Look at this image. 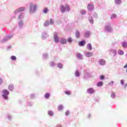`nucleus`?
<instances>
[{
    "label": "nucleus",
    "mask_w": 127,
    "mask_h": 127,
    "mask_svg": "<svg viewBox=\"0 0 127 127\" xmlns=\"http://www.w3.org/2000/svg\"><path fill=\"white\" fill-rule=\"evenodd\" d=\"M70 7L68 5L65 6V11H70Z\"/></svg>",
    "instance_id": "44"
},
{
    "label": "nucleus",
    "mask_w": 127,
    "mask_h": 127,
    "mask_svg": "<svg viewBox=\"0 0 127 127\" xmlns=\"http://www.w3.org/2000/svg\"><path fill=\"white\" fill-rule=\"evenodd\" d=\"M57 66L58 68H60V69H62L63 68V65L61 63H59L57 64Z\"/></svg>",
    "instance_id": "30"
},
{
    "label": "nucleus",
    "mask_w": 127,
    "mask_h": 127,
    "mask_svg": "<svg viewBox=\"0 0 127 127\" xmlns=\"http://www.w3.org/2000/svg\"><path fill=\"white\" fill-rule=\"evenodd\" d=\"M104 31L106 33H111L113 31V27L111 26V24L108 23L104 26Z\"/></svg>",
    "instance_id": "2"
},
{
    "label": "nucleus",
    "mask_w": 127,
    "mask_h": 127,
    "mask_svg": "<svg viewBox=\"0 0 127 127\" xmlns=\"http://www.w3.org/2000/svg\"><path fill=\"white\" fill-rule=\"evenodd\" d=\"M48 25H49V21H46L44 23V26H45V27H47Z\"/></svg>",
    "instance_id": "34"
},
{
    "label": "nucleus",
    "mask_w": 127,
    "mask_h": 127,
    "mask_svg": "<svg viewBox=\"0 0 127 127\" xmlns=\"http://www.w3.org/2000/svg\"><path fill=\"white\" fill-rule=\"evenodd\" d=\"M67 41L68 43H72V42H73V39H72V38L69 37L67 38Z\"/></svg>",
    "instance_id": "35"
},
{
    "label": "nucleus",
    "mask_w": 127,
    "mask_h": 127,
    "mask_svg": "<svg viewBox=\"0 0 127 127\" xmlns=\"http://www.w3.org/2000/svg\"><path fill=\"white\" fill-rule=\"evenodd\" d=\"M56 127H62L61 125H58Z\"/></svg>",
    "instance_id": "59"
},
{
    "label": "nucleus",
    "mask_w": 127,
    "mask_h": 127,
    "mask_svg": "<svg viewBox=\"0 0 127 127\" xmlns=\"http://www.w3.org/2000/svg\"><path fill=\"white\" fill-rule=\"evenodd\" d=\"M43 59L44 60H46V59H48V54L47 53L44 54L43 55Z\"/></svg>",
    "instance_id": "28"
},
{
    "label": "nucleus",
    "mask_w": 127,
    "mask_h": 127,
    "mask_svg": "<svg viewBox=\"0 0 127 127\" xmlns=\"http://www.w3.org/2000/svg\"><path fill=\"white\" fill-rule=\"evenodd\" d=\"M124 68H125V69L127 68V64L124 66Z\"/></svg>",
    "instance_id": "58"
},
{
    "label": "nucleus",
    "mask_w": 127,
    "mask_h": 127,
    "mask_svg": "<svg viewBox=\"0 0 127 127\" xmlns=\"http://www.w3.org/2000/svg\"><path fill=\"white\" fill-rule=\"evenodd\" d=\"M75 35L76 38H80L81 37V33H80V31H79L78 30H76L75 31Z\"/></svg>",
    "instance_id": "14"
},
{
    "label": "nucleus",
    "mask_w": 127,
    "mask_h": 127,
    "mask_svg": "<svg viewBox=\"0 0 127 127\" xmlns=\"http://www.w3.org/2000/svg\"><path fill=\"white\" fill-rule=\"evenodd\" d=\"M114 1L115 2V4H117V5H120V4L122 3V0H114Z\"/></svg>",
    "instance_id": "25"
},
{
    "label": "nucleus",
    "mask_w": 127,
    "mask_h": 127,
    "mask_svg": "<svg viewBox=\"0 0 127 127\" xmlns=\"http://www.w3.org/2000/svg\"><path fill=\"white\" fill-rule=\"evenodd\" d=\"M49 23H50L51 25L54 24V19H53V18H51V19H50V22H49Z\"/></svg>",
    "instance_id": "37"
},
{
    "label": "nucleus",
    "mask_w": 127,
    "mask_h": 127,
    "mask_svg": "<svg viewBox=\"0 0 127 127\" xmlns=\"http://www.w3.org/2000/svg\"><path fill=\"white\" fill-rule=\"evenodd\" d=\"M94 8L95 6H94V3H93L92 2H90L88 4L87 9L88 11H93Z\"/></svg>",
    "instance_id": "5"
},
{
    "label": "nucleus",
    "mask_w": 127,
    "mask_h": 127,
    "mask_svg": "<svg viewBox=\"0 0 127 127\" xmlns=\"http://www.w3.org/2000/svg\"><path fill=\"white\" fill-rule=\"evenodd\" d=\"M98 63L101 66H104L106 65V61L104 59H100L99 60Z\"/></svg>",
    "instance_id": "8"
},
{
    "label": "nucleus",
    "mask_w": 127,
    "mask_h": 127,
    "mask_svg": "<svg viewBox=\"0 0 127 127\" xmlns=\"http://www.w3.org/2000/svg\"><path fill=\"white\" fill-rule=\"evenodd\" d=\"M80 71H79V70H76L75 72H74V76L78 78L79 77H80Z\"/></svg>",
    "instance_id": "20"
},
{
    "label": "nucleus",
    "mask_w": 127,
    "mask_h": 127,
    "mask_svg": "<svg viewBox=\"0 0 127 127\" xmlns=\"http://www.w3.org/2000/svg\"><path fill=\"white\" fill-rule=\"evenodd\" d=\"M2 84V79L0 78V85Z\"/></svg>",
    "instance_id": "57"
},
{
    "label": "nucleus",
    "mask_w": 127,
    "mask_h": 127,
    "mask_svg": "<svg viewBox=\"0 0 127 127\" xmlns=\"http://www.w3.org/2000/svg\"><path fill=\"white\" fill-rule=\"evenodd\" d=\"M63 109H64V107L62 105H59V106L58 107L59 111H62V110H63Z\"/></svg>",
    "instance_id": "42"
},
{
    "label": "nucleus",
    "mask_w": 127,
    "mask_h": 127,
    "mask_svg": "<svg viewBox=\"0 0 127 127\" xmlns=\"http://www.w3.org/2000/svg\"><path fill=\"white\" fill-rule=\"evenodd\" d=\"M26 105L27 107H32L33 106V102L31 101H28L27 102Z\"/></svg>",
    "instance_id": "27"
},
{
    "label": "nucleus",
    "mask_w": 127,
    "mask_h": 127,
    "mask_svg": "<svg viewBox=\"0 0 127 127\" xmlns=\"http://www.w3.org/2000/svg\"><path fill=\"white\" fill-rule=\"evenodd\" d=\"M31 99H34L35 98V94L34 93H32L30 95Z\"/></svg>",
    "instance_id": "47"
},
{
    "label": "nucleus",
    "mask_w": 127,
    "mask_h": 127,
    "mask_svg": "<svg viewBox=\"0 0 127 127\" xmlns=\"http://www.w3.org/2000/svg\"><path fill=\"white\" fill-rule=\"evenodd\" d=\"M92 16H93L94 18H98V14L96 12H94L92 14Z\"/></svg>",
    "instance_id": "41"
},
{
    "label": "nucleus",
    "mask_w": 127,
    "mask_h": 127,
    "mask_svg": "<svg viewBox=\"0 0 127 127\" xmlns=\"http://www.w3.org/2000/svg\"><path fill=\"white\" fill-rule=\"evenodd\" d=\"M50 65L51 67H54V66H55V63H54V62H51Z\"/></svg>",
    "instance_id": "46"
},
{
    "label": "nucleus",
    "mask_w": 127,
    "mask_h": 127,
    "mask_svg": "<svg viewBox=\"0 0 127 127\" xmlns=\"http://www.w3.org/2000/svg\"><path fill=\"white\" fill-rule=\"evenodd\" d=\"M85 45H86V41H85V40H83L78 42V45L79 46H81V47L85 46Z\"/></svg>",
    "instance_id": "12"
},
{
    "label": "nucleus",
    "mask_w": 127,
    "mask_h": 127,
    "mask_svg": "<svg viewBox=\"0 0 127 127\" xmlns=\"http://www.w3.org/2000/svg\"><path fill=\"white\" fill-rule=\"evenodd\" d=\"M94 101H96V102H99V98H95L94 99Z\"/></svg>",
    "instance_id": "54"
},
{
    "label": "nucleus",
    "mask_w": 127,
    "mask_h": 127,
    "mask_svg": "<svg viewBox=\"0 0 127 127\" xmlns=\"http://www.w3.org/2000/svg\"><path fill=\"white\" fill-rule=\"evenodd\" d=\"M113 18H117V15L116 14H113L111 16V19H113Z\"/></svg>",
    "instance_id": "48"
},
{
    "label": "nucleus",
    "mask_w": 127,
    "mask_h": 127,
    "mask_svg": "<svg viewBox=\"0 0 127 127\" xmlns=\"http://www.w3.org/2000/svg\"><path fill=\"white\" fill-rule=\"evenodd\" d=\"M48 115L50 117H53V116H54V113H53V111L51 110H49L48 112Z\"/></svg>",
    "instance_id": "26"
},
{
    "label": "nucleus",
    "mask_w": 127,
    "mask_h": 127,
    "mask_svg": "<svg viewBox=\"0 0 127 127\" xmlns=\"http://www.w3.org/2000/svg\"><path fill=\"white\" fill-rule=\"evenodd\" d=\"M16 14H18V19L21 20L23 17H24V13L21 12V13H17Z\"/></svg>",
    "instance_id": "9"
},
{
    "label": "nucleus",
    "mask_w": 127,
    "mask_h": 127,
    "mask_svg": "<svg viewBox=\"0 0 127 127\" xmlns=\"http://www.w3.org/2000/svg\"><path fill=\"white\" fill-rule=\"evenodd\" d=\"M80 13L81 14H82V15H85V14H86V10H81L80 11Z\"/></svg>",
    "instance_id": "40"
},
{
    "label": "nucleus",
    "mask_w": 127,
    "mask_h": 127,
    "mask_svg": "<svg viewBox=\"0 0 127 127\" xmlns=\"http://www.w3.org/2000/svg\"><path fill=\"white\" fill-rule=\"evenodd\" d=\"M37 9V5L33 3H30L29 4V13L31 14L35 13Z\"/></svg>",
    "instance_id": "1"
},
{
    "label": "nucleus",
    "mask_w": 127,
    "mask_h": 127,
    "mask_svg": "<svg viewBox=\"0 0 127 127\" xmlns=\"http://www.w3.org/2000/svg\"><path fill=\"white\" fill-rule=\"evenodd\" d=\"M61 11L63 13L66 11L65 7H64L63 5H61Z\"/></svg>",
    "instance_id": "23"
},
{
    "label": "nucleus",
    "mask_w": 127,
    "mask_h": 127,
    "mask_svg": "<svg viewBox=\"0 0 127 127\" xmlns=\"http://www.w3.org/2000/svg\"><path fill=\"white\" fill-rule=\"evenodd\" d=\"M11 49V46H8L7 47V50H10Z\"/></svg>",
    "instance_id": "53"
},
{
    "label": "nucleus",
    "mask_w": 127,
    "mask_h": 127,
    "mask_svg": "<svg viewBox=\"0 0 127 127\" xmlns=\"http://www.w3.org/2000/svg\"><path fill=\"white\" fill-rule=\"evenodd\" d=\"M94 92H95V90H94V89L93 88H89L87 89L86 92L87 94H94Z\"/></svg>",
    "instance_id": "10"
},
{
    "label": "nucleus",
    "mask_w": 127,
    "mask_h": 127,
    "mask_svg": "<svg viewBox=\"0 0 127 127\" xmlns=\"http://www.w3.org/2000/svg\"><path fill=\"white\" fill-rule=\"evenodd\" d=\"M45 99H49V98H50V93H46L45 94Z\"/></svg>",
    "instance_id": "33"
},
{
    "label": "nucleus",
    "mask_w": 127,
    "mask_h": 127,
    "mask_svg": "<svg viewBox=\"0 0 127 127\" xmlns=\"http://www.w3.org/2000/svg\"><path fill=\"white\" fill-rule=\"evenodd\" d=\"M8 89L9 91H13V89H14V86L13 84H10L8 87Z\"/></svg>",
    "instance_id": "22"
},
{
    "label": "nucleus",
    "mask_w": 127,
    "mask_h": 127,
    "mask_svg": "<svg viewBox=\"0 0 127 127\" xmlns=\"http://www.w3.org/2000/svg\"><path fill=\"white\" fill-rule=\"evenodd\" d=\"M60 43H61V44H66L67 43V40L63 38L61 39Z\"/></svg>",
    "instance_id": "16"
},
{
    "label": "nucleus",
    "mask_w": 127,
    "mask_h": 127,
    "mask_svg": "<svg viewBox=\"0 0 127 127\" xmlns=\"http://www.w3.org/2000/svg\"><path fill=\"white\" fill-rule=\"evenodd\" d=\"M88 20L90 24H94V19H93V17L92 16L88 17Z\"/></svg>",
    "instance_id": "21"
},
{
    "label": "nucleus",
    "mask_w": 127,
    "mask_h": 127,
    "mask_svg": "<svg viewBox=\"0 0 127 127\" xmlns=\"http://www.w3.org/2000/svg\"><path fill=\"white\" fill-rule=\"evenodd\" d=\"M10 59L13 61H15V60H16V57H15V56H12L10 57Z\"/></svg>",
    "instance_id": "38"
},
{
    "label": "nucleus",
    "mask_w": 127,
    "mask_h": 127,
    "mask_svg": "<svg viewBox=\"0 0 127 127\" xmlns=\"http://www.w3.org/2000/svg\"><path fill=\"white\" fill-rule=\"evenodd\" d=\"M120 82H121V85H122V86L124 85H125V80L122 79V80L120 81Z\"/></svg>",
    "instance_id": "50"
},
{
    "label": "nucleus",
    "mask_w": 127,
    "mask_h": 127,
    "mask_svg": "<svg viewBox=\"0 0 127 127\" xmlns=\"http://www.w3.org/2000/svg\"><path fill=\"white\" fill-rule=\"evenodd\" d=\"M2 97L4 100H8V96L9 95V91L7 89H3L2 91Z\"/></svg>",
    "instance_id": "3"
},
{
    "label": "nucleus",
    "mask_w": 127,
    "mask_h": 127,
    "mask_svg": "<svg viewBox=\"0 0 127 127\" xmlns=\"http://www.w3.org/2000/svg\"><path fill=\"white\" fill-rule=\"evenodd\" d=\"M85 56H86V57H88V58L92 57V56H93V53L87 52L86 53H85Z\"/></svg>",
    "instance_id": "19"
},
{
    "label": "nucleus",
    "mask_w": 127,
    "mask_h": 127,
    "mask_svg": "<svg viewBox=\"0 0 127 127\" xmlns=\"http://www.w3.org/2000/svg\"><path fill=\"white\" fill-rule=\"evenodd\" d=\"M118 53L119 55H121V56L125 54V52H124V51L122 50H119Z\"/></svg>",
    "instance_id": "32"
},
{
    "label": "nucleus",
    "mask_w": 127,
    "mask_h": 127,
    "mask_svg": "<svg viewBox=\"0 0 127 127\" xmlns=\"http://www.w3.org/2000/svg\"><path fill=\"white\" fill-rule=\"evenodd\" d=\"M7 119L9 121H11V119H12V117H11V115L8 114L7 115Z\"/></svg>",
    "instance_id": "45"
},
{
    "label": "nucleus",
    "mask_w": 127,
    "mask_h": 127,
    "mask_svg": "<svg viewBox=\"0 0 127 127\" xmlns=\"http://www.w3.org/2000/svg\"><path fill=\"white\" fill-rule=\"evenodd\" d=\"M127 83L125 84V85H124L125 90H127Z\"/></svg>",
    "instance_id": "55"
},
{
    "label": "nucleus",
    "mask_w": 127,
    "mask_h": 127,
    "mask_svg": "<svg viewBox=\"0 0 127 127\" xmlns=\"http://www.w3.org/2000/svg\"><path fill=\"white\" fill-rule=\"evenodd\" d=\"M25 10V7L22 6L18 8L16 10L14 11V13L16 14L17 13H21V11H24Z\"/></svg>",
    "instance_id": "6"
},
{
    "label": "nucleus",
    "mask_w": 127,
    "mask_h": 127,
    "mask_svg": "<svg viewBox=\"0 0 127 127\" xmlns=\"http://www.w3.org/2000/svg\"><path fill=\"white\" fill-rule=\"evenodd\" d=\"M87 49H89V50H92L93 49V48L92 47V44L91 43H88L87 45Z\"/></svg>",
    "instance_id": "31"
},
{
    "label": "nucleus",
    "mask_w": 127,
    "mask_h": 127,
    "mask_svg": "<svg viewBox=\"0 0 127 127\" xmlns=\"http://www.w3.org/2000/svg\"><path fill=\"white\" fill-rule=\"evenodd\" d=\"M49 35H47L46 32H44L42 34V39H46Z\"/></svg>",
    "instance_id": "15"
},
{
    "label": "nucleus",
    "mask_w": 127,
    "mask_h": 127,
    "mask_svg": "<svg viewBox=\"0 0 127 127\" xmlns=\"http://www.w3.org/2000/svg\"><path fill=\"white\" fill-rule=\"evenodd\" d=\"M18 24L20 29H21V28H22V27H23L24 23L23 22V21H22V20H21L19 21Z\"/></svg>",
    "instance_id": "11"
},
{
    "label": "nucleus",
    "mask_w": 127,
    "mask_h": 127,
    "mask_svg": "<svg viewBox=\"0 0 127 127\" xmlns=\"http://www.w3.org/2000/svg\"><path fill=\"white\" fill-rule=\"evenodd\" d=\"M64 93L65 95H67V96H70V95H71V91L69 90H66L64 91Z\"/></svg>",
    "instance_id": "36"
},
{
    "label": "nucleus",
    "mask_w": 127,
    "mask_h": 127,
    "mask_svg": "<svg viewBox=\"0 0 127 127\" xmlns=\"http://www.w3.org/2000/svg\"><path fill=\"white\" fill-rule=\"evenodd\" d=\"M76 57L79 60H82V59H83V55H82L81 53H77L76 54Z\"/></svg>",
    "instance_id": "18"
},
{
    "label": "nucleus",
    "mask_w": 127,
    "mask_h": 127,
    "mask_svg": "<svg viewBox=\"0 0 127 127\" xmlns=\"http://www.w3.org/2000/svg\"><path fill=\"white\" fill-rule=\"evenodd\" d=\"M65 116L67 117L68 115H70V111L67 110L65 113Z\"/></svg>",
    "instance_id": "49"
},
{
    "label": "nucleus",
    "mask_w": 127,
    "mask_h": 127,
    "mask_svg": "<svg viewBox=\"0 0 127 127\" xmlns=\"http://www.w3.org/2000/svg\"><path fill=\"white\" fill-rule=\"evenodd\" d=\"M54 40L55 43H58L59 42V37H58V35L57 33H55L54 35Z\"/></svg>",
    "instance_id": "7"
},
{
    "label": "nucleus",
    "mask_w": 127,
    "mask_h": 127,
    "mask_svg": "<svg viewBox=\"0 0 127 127\" xmlns=\"http://www.w3.org/2000/svg\"><path fill=\"white\" fill-rule=\"evenodd\" d=\"M100 80H104L105 76L103 75H101L100 76Z\"/></svg>",
    "instance_id": "52"
},
{
    "label": "nucleus",
    "mask_w": 127,
    "mask_h": 127,
    "mask_svg": "<svg viewBox=\"0 0 127 127\" xmlns=\"http://www.w3.org/2000/svg\"><path fill=\"white\" fill-rule=\"evenodd\" d=\"M12 37H13V35L11 34H9L7 35L4 38L1 40L0 42L2 43L6 42V41H8V40H10V39H11Z\"/></svg>",
    "instance_id": "4"
},
{
    "label": "nucleus",
    "mask_w": 127,
    "mask_h": 127,
    "mask_svg": "<svg viewBox=\"0 0 127 127\" xmlns=\"http://www.w3.org/2000/svg\"><path fill=\"white\" fill-rule=\"evenodd\" d=\"M43 13H47L48 12V8H45L43 10Z\"/></svg>",
    "instance_id": "43"
},
{
    "label": "nucleus",
    "mask_w": 127,
    "mask_h": 127,
    "mask_svg": "<svg viewBox=\"0 0 127 127\" xmlns=\"http://www.w3.org/2000/svg\"><path fill=\"white\" fill-rule=\"evenodd\" d=\"M91 117H92V114H89L87 118L88 119H89V118H91Z\"/></svg>",
    "instance_id": "56"
},
{
    "label": "nucleus",
    "mask_w": 127,
    "mask_h": 127,
    "mask_svg": "<svg viewBox=\"0 0 127 127\" xmlns=\"http://www.w3.org/2000/svg\"><path fill=\"white\" fill-rule=\"evenodd\" d=\"M109 86H114V81H112L111 82L108 83Z\"/></svg>",
    "instance_id": "51"
},
{
    "label": "nucleus",
    "mask_w": 127,
    "mask_h": 127,
    "mask_svg": "<svg viewBox=\"0 0 127 127\" xmlns=\"http://www.w3.org/2000/svg\"><path fill=\"white\" fill-rule=\"evenodd\" d=\"M109 52H112V53H113L114 54V57H116V56L117 55V50H114V49H110L109 50Z\"/></svg>",
    "instance_id": "17"
},
{
    "label": "nucleus",
    "mask_w": 127,
    "mask_h": 127,
    "mask_svg": "<svg viewBox=\"0 0 127 127\" xmlns=\"http://www.w3.org/2000/svg\"><path fill=\"white\" fill-rule=\"evenodd\" d=\"M103 85H104V83L103 82V81H99L97 83V87H102V86H103Z\"/></svg>",
    "instance_id": "29"
},
{
    "label": "nucleus",
    "mask_w": 127,
    "mask_h": 127,
    "mask_svg": "<svg viewBox=\"0 0 127 127\" xmlns=\"http://www.w3.org/2000/svg\"><path fill=\"white\" fill-rule=\"evenodd\" d=\"M122 46L123 48H127V42L126 41H124L122 43Z\"/></svg>",
    "instance_id": "24"
},
{
    "label": "nucleus",
    "mask_w": 127,
    "mask_h": 127,
    "mask_svg": "<svg viewBox=\"0 0 127 127\" xmlns=\"http://www.w3.org/2000/svg\"><path fill=\"white\" fill-rule=\"evenodd\" d=\"M111 98H112V99H115V98H116V94L115 93V92H112L111 95Z\"/></svg>",
    "instance_id": "39"
},
{
    "label": "nucleus",
    "mask_w": 127,
    "mask_h": 127,
    "mask_svg": "<svg viewBox=\"0 0 127 127\" xmlns=\"http://www.w3.org/2000/svg\"><path fill=\"white\" fill-rule=\"evenodd\" d=\"M84 35L86 38H89L91 35V33L89 31H86L84 32Z\"/></svg>",
    "instance_id": "13"
}]
</instances>
